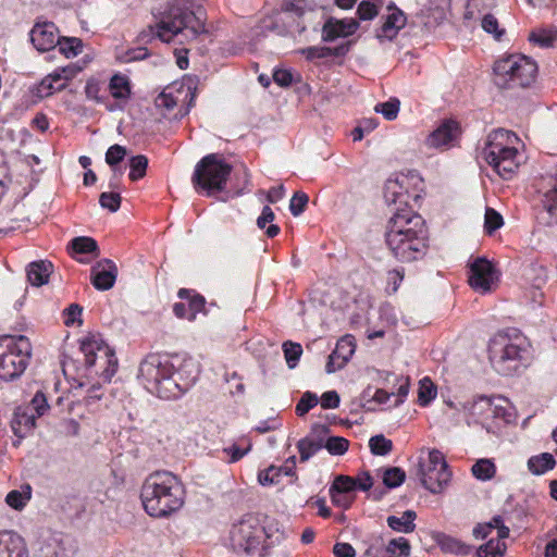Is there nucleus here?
<instances>
[{
	"label": "nucleus",
	"instance_id": "f257e3e1",
	"mask_svg": "<svg viewBox=\"0 0 557 557\" xmlns=\"http://www.w3.org/2000/svg\"><path fill=\"white\" fill-rule=\"evenodd\" d=\"M199 375L193 359L159 354L148 355L139 364L138 379L151 394L176 399L187 392Z\"/></svg>",
	"mask_w": 557,
	"mask_h": 557
},
{
	"label": "nucleus",
	"instance_id": "f03ea898",
	"mask_svg": "<svg viewBox=\"0 0 557 557\" xmlns=\"http://www.w3.org/2000/svg\"><path fill=\"white\" fill-rule=\"evenodd\" d=\"M385 242L392 255L401 262L421 259L429 247L423 218L410 208H398L388 220Z\"/></svg>",
	"mask_w": 557,
	"mask_h": 557
},
{
	"label": "nucleus",
	"instance_id": "7ed1b4c3",
	"mask_svg": "<svg viewBox=\"0 0 557 557\" xmlns=\"http://www.w3.org/2000/svg\"><path fill=\"white\" fill-rule=\"evenodd\" d=\"M140 498L149 516L163 518L182 508L185 490L181 480L172 472L157 471L146 478Z\"/></svg>",
	"mask_w": 557,
	"mask_h": 557
},
{
	"label": "nucleus",
	"instance_id": "20e7f679",
	"mask_svg": "<svg viewBox=\"0 0 557 557\" xmlns=\"http://www.w3.org/2000/svg\"><path fill=\"white\" fill-rule=\"evenodd\" d=\"M195 3L196 0H170L159 22L156 25H149L139 34L140 40L146 42L157 37L164 42H170L176 35L184 32L187 37L196 38L205 32V26L193 11Z\"/></svg>",
	"mask_w": 557,
	"mask_h": 557
},
{
	"label": "nucleus",
	"instance_id": "39448f33",
	"mask_svg": "<svg viewBox=\"0 0 557 557\" xmlns=\"http://www.w3.org/2000/svg\"><path fill=\"white\" fill-rule=\"evenodd\" d=\"M528 354L525 338L516 330L495 334L488 343V360L502 375H513L522 367Z\"/></svg>",
	"mask_w": 557,
	"mask_h": 557
},
{
	"label": "nucleus",
	"instance_id": "423d86ee",
	"mask_svg": "<svg viewBox=\"0 0 557 557\" xmlns=\"http://www.w3.org/2000/svg\"><path fill=\"white\" fill-rule=\"evenodd\" d=\"M518 136L503 128L491 132L482 150V156L504 180H510L520 165L516 144Z\"/></svg>",
	"mask_w": 557,
	"mask_h": 557
},
{
	"label": "nucleus",
	"instance_id": "0eeeda50",
	"mask_svg": "<svg viewBox=\"0 0 557 557\" xmlns=\"http://www.w3.org/2000/svg\"><path fill=\"white\" fill-rule=\"evenodd\" d=\"M231 545L235 552L248 556L269 557L274 541L256 516L246 515L233 525Z\"/></svg>",
	"mask_w": 557,
	"mask_h": 557
},
{
	"label": "nucleus",
	"instance_id": "6e6552de",
	"mask_svg": "<svg viewBox=\"0 0 557 557\" xmlns=\"http://www.w3.org/2000/svg\"><path fill=\"white\" fill-rule=\"evenodd\" d=\"M537 64L523 54H510L494 64V82L499 88L529 87L536 78Z\"/></svg>",
	"mask_w": 557,
	"mask_h": 557
},
{
	"label": "nucleus",
	"instance_id": "1a4fd4ad",
	"mask_svg": "<svg viewBox=\"0 0 557 557\" xmlns=\"http://www.w3.org/2000/svg\"><path fill=\"white\" fill-rule=\"evenodd\" d=\"M32 350V344L24 335L0 337V379L20 377L29 364Z\"/></svg>",
	"mask_w": 557,
	"mask_h": 557
},
{
	"label": "nucleus",
	"instance_id": "9d476101",
	"mask_svg": "<svg viewBox=\"0 0 557 557\" xmlns=\"http://www.w3.org/2000/svg\"><path fill=\"white\" fill-rule=\"evenodd\" d=\"M232 172V166L219 154L210 153L203 157L195 166L191 182L196 189H202L211 195L224 189Z\"/></svg>",
	"mask_w": 557,
	"mask_h": 557
},
{
	"label": "nucleus",
	"instance_id": "9b49d317",
	"mask_svg": "<svg viewBox=\"0 0 557 557\" xmlns=\"http://www.w3.org/2000/svg\"><path fill=\"white\" fill-rule=\"evenodd\" d=\"M81 350L85 356V364L94 368L96 375L110 382L117 370V358L114 350L99 335H90L81 342Z\"/></svg>",
	"mask_w": 557,
	"mask_h": 557
},
{
	"label": "nucleus",
	"instance_id": "f8f14e48",
	"mask_svg": "<svg viewBox=\"0 0 557 557\" xmlns=\"http://www.w3.org/2000/svg\"><path fill=\"white\" fill-rule=\"evenodd\" d=\"M418 475L421 484L431 493H442L451 480V472L442 451L429 450L428 459L420 458Z\"/></svg>",
	"mask_w": 557,
	"mask_h": 557
},
{
	"label": "nucleus",
	"instance_id": "ddd939ff",
	"mask_svg": "<svg viewBox=\"0 0 557 557\" xmlns=\"http://www.w3.org/2000/svg\"><path fill=\"white\" fill-rule=\"evenodd\" d=\"M498 280L494 265L484 257H478L470 263L469 284L479 293L492 290Z\"/></svg>",
	"mask_w": 557,
	"mask_h": 557
},
{
	"label": "nucleus",
	"instance_id": "4468645a",
	"mask_svg": "<svg viewBox=\"0 0 557 557\" xmlns=\"http://www.w3.org/2000/svg\"><path fill=\"white\" fill-rule=\"evenodd\" d=\"M410 544L405 537L393 539L387 543L382 537L372 539L361 557H409Z\"/></svg>",
	"mask_w": 557,
	"mask_h": 557
},
{
	"label": "nucleus",
	"instance_id": "2eb2a0df",
	"mask_svg": "<svg viewBox=\"0 0 557 557\" xmlns=\"http://www.w3.org/2000/svg\"><path fill=\"white\" fill-rule=\"evenodd\" d=\"M465 413L467 423L484 424L491 419L492 398L486 396H476L466 401L459 403V407H455Z\"/></svg>",
	"mask_w": 557,
	"mask_h": 557
},
{
	"label": "nucleus",
	"instance_id": "dca6fc26",
	"mask_svg": "<svg viewBox=\"0 0 557 557\" xmlns=\"http://www.w3.org/2000/svg\"><path fill=\"white\" fill-rule=\"evenodd\" d=\"M305 1L306 0H297V2L286 1L284 3L285 10L295 13L298 17L297 27L300 33L308 28L317 30L324 18L322 7L320 9L306 10L302 5Z\"/></svg>",
	"mask_w": 557,
	"mask_h": 557
},
{
	"label": "nucleus",
	"instance_id": "f3484780",
	"mask_svg": "<svg viewBox=\"0 0 557 557\" xmlns=\"http://www.w3.org/2000/svg\"><path fill=\"white\" fill-rule=\"evenodd\" d=\"M460 135V127L456 121L446 120L441 123L426 138L430 148L448 149Z\"/></svg>",
	"mask_w": 557,
	"mask_h": 557
},
{
	"label": "nucleus",
	"instance_id": "a211bd4d",
	"mask_svg": "<svg viewBox=\"0 0 557 557\" xmlns=\"http://www.w3.org/2000/svg\"><path fill=\"white\" fill-rule=\"evenodd\" d=\"M59 32L52 22L37 23L30 32V40L38 51H49L59 42Z\"/></svg>",
	"mask_w": 557,
	"mask_h": 557
},
{
	"label": "nucleus",
	"instance_id": "6ab92c4d",
	"mask_svg": "<svg viewBox=\"0 0 557 557\" xmlns=\"http://www.w3.org/2000/svg\"><path fill=\"white\" fill-rule=\"evenodd\" d=\"M117 267L111 259H103L91 268V283L98 290H108L114 286Z\"/></svg>",
	"mask_w": 557,
	"mask_h": 557
},
{
	"label": "nucleus",
	"instance_id": "aec40b11",
	"mask_svg": "<svg viewBox=\"0 0 557 557\" xmlns=\"http://www.w3.org/2000/svg\"><path fill=\"white\" fill-rule=\"evenodd\" d=\"M389 14L385 17L382 26L376 29V38L379 40H392L398 32L405 27L407 18L404 12L397 9L394 3L387 5Z\"/></svg>",
	"mask_w": 557,
	"mask_h": 557
},
{
	"label": "nucleus",
	"instance_id": "412c9836",
	"mask_svg": "<svg viewBox=\"0 0 557 557\" xmlns=\"http://www.w3.org/2000/svg\"><path fill=\"white\" fill-rule=\"evenodd\" d=\"M0 557H28L23 537L13 532L0 533Z\"/></svg>",
	"mask_w": 557,
	"mask_h": 557
},
{
	"label": "nucleus",
	"instance_id": "4be33fe9",
	"mask_svg": "<svg viewBox=\"0 0 557 557\" xmlns=\"http://www.w3.org/2000/svg\"><path fill=\"white\" fill-rule=\"evenodd\" d=\"M410 195L405 190L403 184L398 180H388L384 186V199L387 205L397 206V209L408 208Z\"/></svg>",
	"mask_w": 557,
	"mask_h": 557
},
{
	"label": "nucleus",
	"instance_id": "5701e85b",
	"mask_svg": "<svg viewBox=\"0 0 557 557\" xmlns=\"http://www.w3.org/2000/svg\"><path fill=\"white\" fill-rule=\"evenodd\" d=\"M52 263L45 260L32 262L27 269V278L34 286H41L48 283V278L52 273Z\"/></svg>",
	"mask_w": 557,
	"mask_h": 557
},
{
	"label": "nucleus",
	"instance_id": "b1692460",
	"mask_svg": "<svg viewBox=\"0 0 557 557\" xmlns=\"http://www.w3.org/2000/svg\"><path fill=\"white\" fill-rule=\"evenodd\" d=\"M434 540L444 553L466 556L471 552V546L444 533L436 534Z\"/></svg>",
	"mask_w": 557,
	"mask_h": 557
},
{
	"label": "nucleus",
	"instance_id": "393cba45",
	"mask_svg": "<svg viewBox=\"0 0 557 557\" xmlns=\"http://www.w3.org/2000/svg\"><path fill=\"white\" fill-rule=\"evenodd\" d=\"M417 515L413 510H406L400 517L389 516L387 517V525L397 532L410 533L414 531V520Z\"/></svg>",
	"mask_w": 557,
	"mask_h": 557
},
{
	"label": "nucleus",
	"instance_id": "a878e982",
	"mask_svg": "<svg viewBox=\"0 0 557 557\" xmlns=\"http://www.w3.org/2000/svg\"><path fill=\"white\" fill-rule=\"evenodd\" d=\"M496 7V0H468L465 11L466 20H479Z\"/></svg>",
	"mask_w": 557,
	"mask_h": 557
},
{
	"label": "nucleus",
	"instance_id": "bb28decb",
	"mask_svg": "<svg viewBox=\"0 0 557 557\" xmlns=\"http://www.w3.org/2000/svg\"><path fill=\"white\" fill-rule=\"evenodd\" d=\"M556 465L554 456L549 453H543L536 456H532L528 460V469L531 473L540 475L548 470H552Z\"/></svg>",
	"mask_w": 557,
	"mask_h": 557
},
{
	"label": "nucleus",
	"instance_id": "cd10ccee",
	"mask_svg": "<svg viewBox=\"0 0 557 557\" xmlns=\"http://www.w3.org/2000/svg\"><path fill=\"white\" fill-rule=\"evenodd\" d=\"M35 414L20 410L15 412L11 421V428L16 436L24 437L25 434L35 426Z\"/></svg>",
	"mask_w": 557,
	"mask_h": 557
},
{
	"label": "nucleus",
	"instance_id": "c85d7f7f",
	"mask_svg": "<svg viewBox=\"0 0 557 557\" xmlns=\"http://www.w3.org/2000/svg\"><path fill=\"white\" fill-rule=\"evenodd\" d=\"M529 40L540 48H550L557 41V29L537 28L529 34Z\"/></svg>",
	"mask_w": 557,
	"mask_h": 557
},
{
	"label": "nucleus",
	"instance_id": "c756f323",
	"mask_svg": "<svg viewBox=\"0 0 557 557\" xmlns=\"http://www.w3.org/2000/svg\"><path fill=\"white\" fill-rule=\"evenodd\" d=\"M109 89L116 99H127L131 95L129 82L125 75L115 74L110 81Z\"/></svg>",
	"mask_w": 557,
	"mask_h": 557
},
{
	"label": "nucleus",
	"instance_id": "7c9ffc66",
	"mask_svg": "<svg viewBox=\"0 0 557 557\" xmlns=\"http://www.w3.org/2000/svg\"><path fill=\"white\" fill-rule=\"evenodd\" d=\"M473 476L480 481H487L496 473L495 463L491 459H479L471 468Z\"/></svg>",
	"mask_w": 557,
	"mask_h": 557
},
{
	"label": "nucleus",
	"instance_id": "2f4dec72",
	"mask_svg": "<svg viewBox=\"0 0 557 557\" xmlns=\"http://www.w3.org/2000/svg\"><path fill=\"white\" fill-rule=\"evenodd\" d=\"M297 448L300 455V461L305 462L323 448L320 441L313 437H304L297 443Z\"/></svg>",
	"mask_w": 557,
	"mask_h": 557
},
{
	"label": "nucleus",
	"instance_id": "473e14b6",
	"mask_svg": "<svg viewBox=\"0 0 557 557\" xmlns=\"http://www.w3.org/2000/svg\"><path fill=\"white\" fill-rule=\"evenodd\" d=\"M527 281L535 288H541L547 280L545 267L536 263L530 264L524 272Z\"/></svg>",
	"mask_w": 557,
	"mask_h": 557
},
{
	"label": "nucleus",
	"instance_id": "72a5a7b5",
	"mask_svg": "<svg viewBox=\"0 0 557 557\" xmlns=\"http://www.w3.org/2000/svg\"><path fill=\"white\" fill-rule=\"evenodd\" d=\"M57 46L59 47V51L65 55L66 58H73L76 57L78 53L82 52L83 49V42L79 38L76 37H70V38H59V42H57Z\"/></svg>",
	"mask_w": 557,
	"mask_h": 557
},
{
	"label": "nucleus",
	"instance_id": "f704fd0d",
	"mask_svg": "<svg viewBox=\"0 0 557 557\" xmlns=\"http://www.w3.org/2000/svg\"><path fill=\"white\" fill-rule=\"evenodd\" d=\"M506 550V544L499 540L491 539L486 544L481 545L476 550L478 557H499Z\"/></svg>",
	"mask_w": 557,
	"mask_h": 557
},
{
	"label": "nucleus",
	"instance_id": "c9c22d12",
	"mask_svg": "<svg viewBox=\"0 0 557 557\" xmlns=\"http://www.w3.org/2000/svg\"><path fill=\"white\" fill-rule=\"evenodd\" d=\"M71 247L76 253H92L99 255L97 242L87 236L75 237L71 242Z\"/></svg>",
	"mask_w": 557,
	"mask_h": 557
},
{
	"label": "nucleus",
	"instance_id": "e433bc0d",
	"mask_svg": "<svg viewBox=\"0 0 557 557\" xmlns=\"http://www.w3.org/2000/svg\"><path fill=\"white\" fill-rule=\"evenodd\" d=\"M479 20L483 30L493 35L495 39L499 40L504 36L505 28L500 27L497 17L493 13L488 12Z\"/></svg>",
	"mask_w": 557,
	"mask_h": 557
},
{
	"label": "nucleus",
	"instance_id": "4c0bfd02",
	"mask_svg": "<svg viewBox=\"0 0 557 557\" xmlns=\"http://www.w3.org/2000/svg\"><path fill=\"white\" fill-rule=\"evenodd\" d=\"M148 166V158L144 154H137L131 158L129 160V180L138 181L146 175V170Z\"/></svg>",
	"mask_w": 557,
	"mask_h": 557
},
{
	"label": "nucleus",
	"instance_id": "58836bf2",
	"mask_svg": "<svg viewBox=\"0 0 557 557\" xmlns=\"http://www.w3.org/2000/svg\"><path fill=\"white\" fill-rule=\"evenodd\" d=\"M330 488L341 493L356 495L355 492L357 490V480L355 478L341 474L334 479Z\"/></svg>",
	"mask_w": 557,
	"mask_h": 557
},
{
	"label": "nucleus",
	"instance_id": "ea45409f",
	"mask_svg": "<svg viewBox=\"0 0 557 557\" xmlns=\"http://www.w3.org/2000/svg\"><path fill=\"white\" fill-rule=\"evenodd\" d=\"M333 352L342 360V364H346V362L355 352V345L352 343V338L350 336H345L341 338L337 342Z\"/></svg>",
	"mask_w": 557,
	"mask_h": 557
},
{
	"label": "nucleus",
	"instance_id": "a19ab883",
	"mask_svg": "<svg viewBox=\"0 0 557 557\" xmlns=\"http://www.w3.org/2000/svg\"><path fill=\"white\" fill-rule=\"evenodd\" d=\"M283 351L286 362L290 369H294L302 355V347L298 343L285 342L283 344Z\"/></svg>",
	"mask_w": 557,
	"mask_h": 557
},
{
	"label": "nucleus",
	"instance_id": "79ce46f5",
	"mask_svg": "<svg viewBox=\"0 0 557 557\" xmlns=\"http://www.w3.org/2000/svg\"><path fill=\"white\" fill-rule=\"evenodd\" d=\"M369 447L373 455L385 456L391 453L393 443L391 440L385 438L384 435H375L370 438Z\"/></svg>",
	"mask_w": 557,
	"mask_h": 557
},
{
	"label": "nucleus",
	"instance_id": "37998d69",
	"mask_svg": "<svg viewBox=\"0 0 557 557\" xmlns=\"http://www.w3.org/2000/svg\"><path fill=\"white\" fill-rule=\"evenodd\" d=\"M405 479V471L397 467L386 469L383 474V483L389 488L401 485Z\"/></svg>",
	"mask_w": 557,
	"mask_h": 557
},
{
	"label": "nucleus",
	"instance_id": "c03bdc74",
	"mask_svg": "<svg viewBox=\"0 0 557 557\" xmlns=\"http://www.w3.org/2000/svg\"><path fill=\"white\" fill-rule=\"evenodd\" d=\"M504 224L503 216L493 208H486L484 216V230L488 235H492L496 230L500 228Z\"/></svg>",
	"mask_w": 557,
	"mask_h": 557
},
{
	"label": "nucleus",
	"instance_id": "a18cd8bd",
	"mask_svg": "<svg viewBox=\"0 0 557 557\" xmlns=\"http://www.w3.org/2000/svg\"><path fill=\"white\" fill-rule=\"evenodd\" d=\"M436 396V388L429 379L420 381L418 400L421 406H426Z\"/></svg>",
	"mask_w": 557,
	"mask_h": 557
},
{
	"label": "nucleus",
	"instance_id": "49530a36",
	"mask_svg": "<svg viewBox=\"0 0 557 557\" xmlns=\"http://www.w3.org/2000/svg\"><path fill=\"white\" fill-rule=\"evenodd\" d=\"M178 101H180L178 96H175L172 92V90H170L168 88V89H164L156 98L154 103L158 109H164L165 111H171L177 106Z\"/></svg>",
	"mask_w": 557,
	"mask_h": 557
},
{
	"label": "nucleus",
	"instance_id": "de8ad7c7",
	"mask_svg": "<svg viewBox=\"0 0 557 557\" xmlns=\"http://www.w3.org/2000/svg\"><path fill=\"white\" fill-rule=\"evenodd\" d=\"M399 104L400 103L397 99H391L389 101L376 104L374 110L375 112L383 114L386 120L393 121L398 115Z\"/></svg>",
	"mask_w": 557,
	"mask_h": 557
},
{
	"label": "nucleus",
	"instance_id": "09e8293b",
	"mask_svg": "<svg viewBox=\"0 0 557 557\" xmlns=\"http://www.w3.org/2000/svg\"><path fill=\"white\" fill-rule=\"evenodd\" d=\"M348 446L349 442L346 438L330 436L323 447H325L331 455H343L347 451Z\"/></svg>",
	"mask_w": 557,
	"mask_h": 557
},
{
	"label": "nucleus",
	"instance_id": "8fccbe9b",
	"mask_svg": "<svg viewBox=\"0 0 557 557\" xmlns=\"http://www.w3.org/2000/svg\"><path fill=\"white\" fill-rule=\"evenodd\" d=\"M27 493H22L16 490L11 491L5 497L7 504L16 510H21L26 505V502L30 498V487L27 486Z\"/></svg>",
	"mask_w": 557,
	"mask_h": 557
},
{
	"label": "nucleus",
	"instance_id": "3c124183",
	"mask_svg": "<svg viewBox=\"0 0 557 557\" xmlns=\"http://www.w3.org/2000/svg\"><path fill=\"white\" fill-rule=\"evenodd\" d=\"M319 403V398L315 394L311 392H306L302 394L300 400L296 406V413L300 417L305 416L310 409L315 407Z\"/></svg>",
	"mask_w": 557,
	"mask_h": 557
},
{
	"label": "nucleus",
	"instance_id": "603ef678",
	"mask_svg": "<svg viewBox=\"0 0 557 557\" xmlns=\"http://www.w3.org/2000/svg\"><path fill=\"white\" fill-rule=\"evenodd\" d=\"M357 14L362 21L373 20L379 14V7L370 0H362L358 5Z\"/></svg>",
	"mask_w": 557,
	"mask_h": 557
},
{
	"label": "nucleus",
	"instance_id": "864d4df0",
	"mask_svg": "<svg viewBox=\"0 0 557 557\" xmlns=\"http://www.w3.org/2000/svg\"><path fill=\"white\" fill-rule=\"evenodd\" d=\"M121 195L119 193H102L99 197V203L110 212H116L121 206Z\"/></svg>",
	"mask_w": 557,
	"mask_h": 557
},
{
	"label": "nucleus",
	"instance_id": "5fc2aeb1",
	"mask_svg": "<svg viewBox=\"0 0 557 557\" xmlns=\"http://www.w3.org/2000/svg\"><path fill=\"white\" fill-rule=\"evenodd\" d=\"M309 201L307 194L302 191H296L290 199L289 210L294 216L300 215Z\"/></svg>",
	"mask_w": 557,
	"mask_h": 557
},
{
	"label": "nucleus",
	"instance_id": "6e6d98bb",
	"mask_svg": "<svg viewBox=\"0 0 557 557\" xmlns=\"http://www.w3.org/2000/svg\"><path fill=\"white\" fill-rule=\"evenodd\" d=\"M126 153L127 150L125 147L117 144L113 145L108 149L106 153V162L113 168L125 158Z\"/></svg>",
	"mask_w": 557,
	"mask_h": 557
},
{
	"label": "nucleus",
	"instance_id": "4d7b16f0",
	"mask_svg": "<svg viewBox=\"0 0 557 557\" xmlns=\"http://www.w3.org/2000/svg\"><path fill=\"white\" fill-rule=\"evenodd\" d=\"M63 88H65V83L54 85L51 83V78L46 76L37 86L36 91L38 97L46 98L52 95L54 91L62 90Z\"/></svg>",
	"mask_w": 557,
	"mask_h": 557
},
{
	"label": "nucleus",
	"instance_id": "13d9d810",
	"mask_svg": "<svg viewBox=\"0 0 557 557\" xmlns=\"http://www.w3.org/2000/svg\"><path fill=\"white\" fill-rule=\"evenodd\" d=\"M329 492L333 505L343 509H348L356 499V495L341 493L331 488Z\"/></svg>",
	"mask_w": 557,
	"mask_h": 557
},
{
	"label": "nucleus",
	"instance_id": "bf43d9fd",
	"mask_svg": "<svg viewBox=\"0 0 557 557\" xmlns=\"http://www.w3.org/2000/svg\"><path fill=\"white\" fill-rule=\"evenodd\" d=\"M544 206L552 215L557 218V174L553 188L544 195Z\"/></svg>",
	"mask_w": 557,
	"mask_h": 557
},
{
	"label": "nucleus",
	"instance_id": "052dcab7",
	"mask_svg": "<svg viewBox=\"0 0 557 557\" xmlns=\"http://www.w3.org/2000/svg\"><path fill=\"white\" fill-rule=\"evenodd\" d=\"M342 37L334 18H329L322 26V40L334 41Z\"/></svg>",
	"mask_w": 557,
	"mask_h": 557
},
{
	"label": "nucleus",
	"instance_id": "680f3d73",
	"mask_svg": "<svg viewBox=\"0 0 557 557\" xmlns=\"http://www.w3.org/2000/svg\"><path fill=\"white\" fill-rule=\"evenodd\" d=\"M281 469L274 466L269 467L267 470L261 471L258 475V481L261 485H272L278 483Z\"/></svg>",
	"mask_w": 557,
	"mask_h": 557
},
{
	"label": "nucleus",
	"instance_id": "e2e57ef3",
	"mask_svg": "<svg viewBox=\"0 0 557 557\" xmlns=\"http://www.w3.org/2000/svg\"><path fill=\"white\" fill-rule=\"evenodd\" d=\"M83 308L77 304H72L64 310V323L66 326H71L78 322L82 324L81 315Z\"/></svg>",
	"mask_w": 557,
	"mask_h": 557
},
{
	"label": "nucleus",
	"instance_id": "0e129e2a",
	"mask_svg": "<svg viewBox=\"0 0 557 557\" xmlns=\"http://www.w3.org/2000/svg\"><path fill=\"white\" fill-rule=\"evenodd\" d=\"M30 408L35 411L37 417L44 416L48 409L49 405L47 403V398L42 392H37L30 401Z\"/></svg>",
	"mask_w": 557,
	"mask_h": 557
},
{
	"label": "nucleus",
	"instance_id": "69168bd1",
	"mask_svg": "<svg viewBox=\"0 0 557 557\" xmlns=\"http://www.w3.org/2000/svg\"><path fill=\"white\" fill-rule=\"evenodd\" d=\"M335 23L339 29L342 37H347L352 35L359 26V23L356 20H335Z\"/></svg>",
	"mask_w": 557,
	"mask_h": 557
},
{
	"label": "nucleus",
	"instance_id": "338daca9",
	"mask_svg": "<svg viewBox=\"0 0 557 557\" xmlns=\"http://www.w3.org/2000/svg\"><path fill=\"white\" fill-rule=\"evenodd\" d=\"M329 50L326 47H308L300 50V53L306 57L307 60L312 61L315 59L327 58Z\"/></svg>",
	"mask_w": 557,
	"mask_h": 557
},
{
	"label": "nucleus",
	"instance_id": "774afa93",
	"mask_svg": "<svg viewBox=\"0 0 557 557\" xmlns=\"http://www.w3.org/2000/svg\"><path fill=\"white\" fill-rule=\"evenodd\" d=\"M321 406L324 409H334L339 406V395L335 391L325 392L321 396Z\"/></svg>",
	"mask_w": 557,
	"mask_h": 557
}]
</instances>
